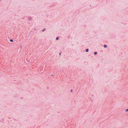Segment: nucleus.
I'll list each match as a JSON object with an SVG mask.
<instances>
[{
  "label": "nucleus",
  "mask_w": 128,
  "mask_h": 128,
  "mask_svg": "<svg viewBox=\"0 0 128 128\" xmlns=\"http://www.w3.org/2000/svg\"><path fill=\"white\" fill-rule=\"evenodd\" d=\"M58 38H58L57 37L56 38V40H58Z\"/></svg>",
  "instance_id": "8"
},
{
  "label": "nucleus",
  "mask_w": 128,
  "mask_h": 128,
  "mask_svg": "<svg viewBox=\"0 0 128 128\" xmlns=\"http://www.w3.org/2000/svg\"><path fill=\"white\" fill-rule=\"evenodd\" d=\"M97 54V52H94V54Z\"/></svg>",
  "instance_id": "6"
},
{
  "label": "nucleus",
  "mask_w": 128,
  "mask_h": 128,
  "mask_svg": "<svg viewBox=\"0 0 128 128\" xmlns=\"http://www.w3.org/2000/svg\"><path fill=\"white\" fill-rule=\"evenodd\" d=\"M28 20H32V18L31 17H29L28 18Z\"/></svg>",
  "instance_id": "1"
},
{
  "label": "nucleus",
  "mask_w": 128,
  "mask_h": 128,
  "mask_svg": "<svg viewBox=\"0 0 128 128\" xmlns=\"http://www.w3.org/2000/svg\"><path fill=\"white\" fill-rule=\"evenodd\" d=\"M60 54H61L60 53Z\"/></svg>",
  "instance_id": "10"
},
{
  "label": "nucleus",
  "mask_w": 128,
  "mask_h": 128,
  "mask_svg": "<svg viewBox=\"0 0 128 128\" xmlns=\"http://www.w3.org/2000/svg\"><path fill=\"white\" fill-rule=\"evenodd\" d=\"M88 49H87L86 50V52H88Z\"/></svg>",
  "instance_id": "3"
},
{
  "label": "nucleus",
  "mask_w": 128,
  "mask_h": 128,
  "mask_svg": "<svg viewBox=\"0 0 128 128\" xmlns=\"http://www.w3.org/2000/svg\"><path fill=\"white\" fill-rule=\"evenodd\" d=\"M72 90H71V92H72Z\"/></svg>",
  "instance_id": "9"
},
{
  "label": "nucleus",
  "mask_w": 128,
  "mask_h": 128,
  "mask_svg": "<svg viewBox=\"0 0 128 128\" xmlns=\"http://www.w3.org/2000/svg\"><path fill=\"white\" fill-rule=\"evenodd\" d=\"M125 111L126 112H128V108L125 110Z\"/></svg>",
  "instance_id": "4"
},
{
  "label": "nucleus",
  "mask_w": 128,
  "mask_h": 128,
  "mask_svg": "<svg viewBox=\"0 0 128 128\" xmlns=\"http://www.w3.org/2000/svg\"><path fill=\"white\" fill-rule=\"evenodd\" d=\"M10 41L11 42H13V40H12V39H10Z\"/></svg>",
  "instance_id": "5"
},
{
  "label": "nucleus",
  "mask_w": 128,
  "mask_h": 128,
  "mask_svg": "<svg viewBox=\"0 0 128 128\" xmlns=\"http://www.w3.org/2000/svg\"><path fill=\"white\" fill-rule=\"evenodd\" d=\"M45 30H46L45 28L44 29L42 30V31L44 32V31Z\"/></svg>",
  "instance_id": "7"
},
{
  "label": "nucleus",
  "mask_w": 128,
  "mask_h": 128,
  "mask_svg": "<svg viewBox=\"0 0 128 128\" xmlns=\"http://www.w3.org/2000/svg\"><path fill=\"white\" fill-rule=\"evenodd\" d=\"M104 47L106 48V47H107V45H106V44H104Z\"/></svg>",
  "instance_id": "2"
}]
</instances>
